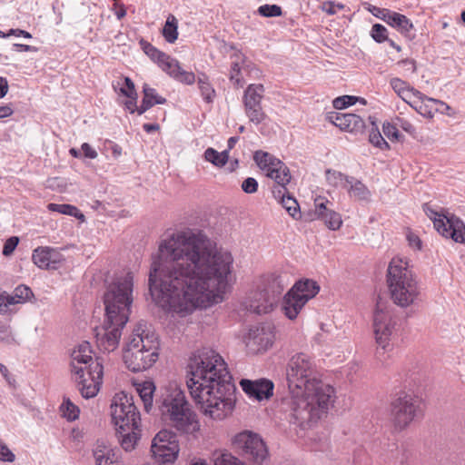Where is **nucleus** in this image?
<instances>
[{"instance_id": "17", "label": "nucleus", "mask_w": 465, "mask_h": 465, "mask_svg": "<svg viewBox=\"0 0 465 465\" xmlns=\"http://www.w3.org/2000/svg\"><path fill=\"white\" fill-rule=\"evenodd\" d=\"M394 325L390 312L377 307L373 316V331L376 343L384 351L391 349V340Z\"/></svg>"}, {"instance_id": "35", "label": "nucleus", "mask_w": 465, "mask_h": 465, "mask_svg": "<svg viewBox=\"0 0 465 465\" xmlns=\"http://www.w3.org/2000/svg\"><path fill=\"white\" fill-rule=\"evenodd\" d=\"M350 180L351 181V183H348V188H346L350 196L357 200H368L371 196V192L367 186L361 181H354L351 177Z\"/></svg>"}, {"instance_id": "45", "label": "nucleus", "mask_w": 465, "mask_h": 465, "mask_svg": "<svg viewBox=\"0 0 465 465\" xmlns=\"http://www.w3.org/2000/svg\"><path fill=\"white\" fill-rule=\"evenodd\" d=\"M32 296H33L32 290L28 286L24 285V284L17 286L15 289L13 295L9 294V297L14 298V304L24 303V302L29 301Z\"/></svg>"}, {"instance_id": "36", "label": "nucleus", "mask_w": 465, "mask_h": 465, "mask_svg": "<svg viewBox=\"0 0 465 465\" xmlns=\"http://www.w3.org/2000/svg\"><path fill=\"white\" fill-rule=\"evenodd\" d=\"M163 35L168 43H174L178 38V20L173 15L167 16L163 28Z\"/></svg>"}, {"instance_id": "15", "label": "nucleus", "mask_w": 465, "mask_h": 465, "mask_svg": "<svg viewBox=\"0 0 465 465\" xmlns=\"http://www.w3.org/2000/svg\"><path fill=\"white\" fill-rule=\"evenodd\" d=\"M71 374L84 398L90 399L97 395L104 376V367L101 362H94L90 365V369L83 370L79 374Z\"/></svg>"}, {"instance_id": "21", "label": "nucleus", "mask_w": 465, "mask_h": 465, "mask_svg": "<svg viewBox=\"0 0 465 465\" xmlns=\"http://www.w3.org/2000/svg\"><path fill=\"white\" fill-rule=\"evenodd\" d=\"M33 262L40 269L56 270L64 262L63 254L54 248L37 247L33 251Z\"/></svg>"}, {"instance_id": "60", "label": "nucleus", "mask_w": 465, "mask_h": 465, "mask_svg": "<svg viewBox=\"0 0 465 465\" xmlns=\"http://www.w3.org/2000/svg\"><path fill=\"white\" fill-rule=\"evenodd\" d=\"M129 100L124 102V108L130 114L137 113L139 114V106L137 105V95L134 97H128Z\"/></svg>"}, {"instance_id": "47", "label": "nucleus", "mask_w": 465, "mask_h": 465, "mask_svg": "<svg viewBox=\"0 0 465 465\" xmlns=\"http://www.w3.org/2000/svg\"><path fill=\"white\" fill-rule=\"evenodd\" d=\"M240 57L237 56V60L233 61L231 65L230 70V80L233 82V84L238 86L242 87L244 84V81L241 75V66L239 62Z\"/></svg>"}, {"instance_id": "30", "label": "nucleus", "mask_w": 465, "mask_h": 465, "mask_svg": "<svg viewBox=\"0 0 465 465\" xmlns=\"http://www.w3.org/2000/svg\"><path fill=\"white\" fill-rule=\"evenodd\" d=\"M143 97L139 106V115H142L155 104H163L166 103L164 97L159 95L154 88L150 87L146 84L143 86Z\"/></svg>"}, {"instance_id": "5", "label": "nucleus", "mask_w": 465, "mask_h": 465, "mask_svg": "<svg viewBox=\"0 0 465 465\" xmlns=\"http://www.w3.org/2000/svg\"><path fill=\"white\" fill-rule=\"evenodd\" d=\"M386 283L392 302L406 308L419 298L420 288L407 260L394 257L389 263Z\"/></svg>"}, {"instance_id": "12", "label": "nucleus", "mask_w": 465, "mask_h": 465, "mask_svg": "<svg viewBox=\"0 0 465 465\" xmlns=\"http://www.w3.org/2000/svg\"><path fill=\"white\" fill-rule=\"evenodd\" d=\"M151 451L159 464L173 463L180 451L177 436L167 430H160L153 439Z\"/></svg>"}, {"instance_id": "24", "label": "nucleus", "mask_w": 465, "mask_h": 465, "mask_svg": "<svg viewBox=\"0 0 465 465\" xmlns=\"http://www.w3.org/2000/svg\"><path fill=\"white\" fill-rule=\"evenodd\" d=\"M329 119L341 130L350 133L362 132L365 127L362 117L355 114L334 113Z\"/></svg>"}, {"instance_id": "57", "label": "nucleus", "mask_w": 465, "mask_h": 465, "mask_svg": "<svg viewBox=\"0 0 465 465\" xmlns=\"http://www.w3.org/2000/svg\"><path fill=\"white\" fill-rule=\"evenodd\" d=\"M371 11L373 15L383 20L386 23L390 19L391 14L392 13V11L390 9L380 8V7H376V6H373Z\"/></svg>"}, {"instance_id": "34", "label": "nucleus", "mask_w": 465, "mask_h": 465, "mask_svg": "<svg viewBox=\"0 0 465 465\" xmlns=\"http://www.w3.org/2000/svg\"><path fill=\"white\" fill-rule=\"evenodd\" d=\"M213 465H247L227 450H217L213 455Z\"/></svg>"}, {"instance_id": "16", "label": "nucleus", "mask_w": 465, "mask_h": 465, "mask_svg": "<svg viewBox=\"0 0 465 465\" xmlns=\"http://www.w3.org/2000/svg\"><path fill=\"white\" fill-rule=\"evenodd\" d=\"M274 340V328L271 324H262L249 330L245 337V345L250 353L258 354L272 348Z\"/></svg>"}, {"instance_id": "7", "label": "nucleus", "mask_w": 465, "mask_h": 465, "mask_svg": "<svg viewBox=\"0 0 465 465\" xmlns=\"http://www.w3.org/2000/svg\"><path fill=\"white\" fill-rule=\"evenodd\" d=\"M163 417L178 431L195 434L201 425L196 413L190 408L184 392L179 388H170L163 395L160 406Z\"/></svg>"}, {"instance_id": "53", "label": "nucleus", "mask_w": 465, "mask_h": 465, "mask_svg": "<svg viewBox=\"0 0 465 465\" xmlns=\"http://www.w3.org/2000/svg\"><path fill=\"white\" fill-rule=\"evenodd\" d=\"M124 85L121 86L119 92L126 97L136 96V90L134 82L129 77H124Z\"/></svg>"}, {"instance_id": "25", "label": "nucleus", "mask_w": 465, "mask_h": 465, "mask_svg": "<svg viewBox=\"0 0 465 465\" xmlns=\"http://www.w3.org/2000/svg\"><path fill=\"white\" fill-rule=\"evenodd\" d=\"M95 465H123L122 456L118 450L98 442L94 450Z\"/></svg>"}, {"instance_id": "6", "label": "nucleus", "mask_w": 465, "mask_h": 465, "mask_svg": "<svg viewBox=\"0 0 465 465\" xmlns=\"http://www.w3.org/2000/svg\"><path fill=\"white\" fill-rule=\"evenodd\" d=\"M136 329L128 338L123 351L126 368L133 372L150 369L159 359V341L153 333Z\"/></svg>"}, {"instance_id": "48", "label": "nucleus", "mask_w": 465, "mask_h": 465, "mask_svg": "<svg viewBox=\"0 0 465 465\" xmlns=\"http://www.w3.org/2000/svg\"><path fill=\"white\" fill-rule=\"evenodd\" d=\"M370 143L381 150H387L390 148L389 143L382 137L378 128L372 129L369 135Z\"/></svg>"}, {"instance_id": "63", "label": "nucleus", "mask_w": 465, "mask_h": 465, "mask_svg": "<svg viewBox=\"0 0 465 465\" xmlns=\"http://www.w3.org/2000/svg\"><path fill=\"white\" fill-rule=\"evenodd\" d=\"M407 240L409 242L410 246H411L414 249L420 250L421 241L420 240L418 235L411 232H409L407 233Z\"/></svg>"}, {"instance_id": "27", "label": "nucleus", "mask_w": 465, "mask_h": 465, "mask_svg": "<svg viewBox=\"0 0 465 465\" xmlns=\"http://www.w3.org/2000/svg\"><path fill=\"white\" fill-rule=\"evenodd\" d=\"M133 386L143 401L144 410L147 412L150 411L153 407V395L156 389L154 382L151 380L134 381Z\"/></svg>"}, {"instance_id": "50", "label": "nucleus", "mask_w": 465, "mask_h": 465, "mask_svg": "<svg viewBox=\"0 0 465 465\" xmlns=\"http://www.w3.org/2000/svg\"><path fill=\"white\" fill-rule=\"evenodd\" d=\"M143 50L144 53L152 59V61L156 63L158 65L161 64V62H163V59H166L167 54L158 50L151 44H146L143 47Z\"/></svg>"}, {"instance_id": "51", "label": "nucleus", "mask_w": 465, "mask_h": 465, "mask_svg": "<svg viewBox=\"0 0 465 465\" xmlns=\"http://www.w3.org/2000/svg\"><path fill=\"white\" fill-rule=\"evenodd\" d=\"M371 35L377 43H383L388 39L386 27L380 24L372 25Z\"/></svg>"}, {"instance_id": "38", "label": "nucleus", "mask_w": 465, "mask_h": 465, "mask_svg": "<svg viewBox=\"0 0 465 465\" xmlns=\"http://www.w3.org/2000/svg\"><path fill=\"white\" fill-rule=\"evenodd\" d=\"M203 156L205 161L212 163L213 165L217 167L224 166L229 159V154L227 151L219 153L218 151L211 147L205 150Z\"/></svg>"}, {"instance_id": "3", "label": "nucleus", "mask_w": 465, "mask_h": 465, "mask_svg": "<svg viewBox=\"0 0 465 465\" xmlns=\"http://www.w3.org/2000/svg\"><path fill=\"white\" fill-rule=\"evenodd\" d=\"M290 397L287 401L291 422L306 429L326 417L336 399L335 389L319 377L313 359L299 352L286 367Z\"/></svg>"}, {"instance_id": "31", "label": "nucleus", "mask_w": 465, "mask_h": 465, "mask_svg": "<svg viewBox=\"0 0 465 465\" xmlns=\"http://www.w3.org/2000/svg\"><path fill=\"white\" fill-rule=\"evenodd\" d=\"M387 24L405 36H409L414 28L412 22L406 15L394 11Z\"/></svg>"}, {"instance_id": "58", "label": "nucleus", "mask_w": 465, "mask_h": 465, "mask_svg": "<svg viewBox=\"0 0 465 465\" xmlns=\"http://www.w3.org/2000/svg\"><path fill=\"white\" fill-rule=\"evenodd\" d=\"M382 130H383L384 134L388 138L398 139L399 132H398L397 127L394 124H392L391 123H384L382 125Z\"/></svg>"}, {"instance_id": "2", "label": "nucleus", "mask_w": 465, "mask_h": 465, "mask_svg": "<svg viewBox=\"0 0 465 465\" xmlns=\"http://www.w3.org/2000/svg\"><path fill=\"white\" fill-rule=\"evenodd\" d=\"M188 368L187 386L203 413L216 420L228 417L235 406V389L223 357L212 348H203L191 355Z\"/></svg>"}, {"instance_id": "20", "label": "nucleus", "mask_w": 465, "mask_h": 465, "mask_svg": "<svg viewBox=\"0 0 465 465\" xmlns=\"http://www.w3.org/2000/svg\"><path fill=\"white\" fill-rule=\"evenodd\" d=\"M408 104L418 114L427 118H432L435 113L439 111L450 115L449 111L451 109L445 102L428 97L421 92L420 96H414Z\"/></svg>"}, {"instance_id": "37", "label": "nucleus", "mask_w": 465, "mask_h": 465, "mask_svg": "<svg viewBox=\"0 0 465 465\" xmlns=\"http://www.w3.org/2000/svg\"><path fill=\"white\" fill-rule=\"evenodd\" d=\"M46 208L50 212H56L62 214L75 217L77 219H84V217L77 207L67 203L58 204L51 203L47 204Z\"/></svg>"}, {"instance_id": "22", "label": "nucleus", "mask_w": 465, "mask_h": 465, "mask_svg": "<svg viewBox=\"0 0 465 465\" xmlns=\"http://www.w3.org/2000/svg\"><path fill=\"white\" fill-rule=\"evenodd\" d=\"M94 362L100 361L98 359L93 358L91 344L88 341H83L71 353V373L79 374L81 371L90 369V365H93Z\"/></svg>"}, {"instance_id": "40", "label": "nucleus", "mask_w": 465, "mask_h": 465, "mask_svg": "<svg viewBox=\"0 0 465 465\" xmlns=\"http://www.w3.org/2000/svg\"><path fill=\"white\" fill-rule=\"evenodd\" d=\"M282 204L292 218L302 220V213L300 212L299 203L294 198L289 195H282Z\"/></svg>"}, {"instance_id": "10", "label": "nucleus", "mask_w": 465, "mask_h": 465, "mask_svg": "<svg viewBox=\"0 0 465 465\" xmlns=\"http://www.w3.org/2000/svg\"><path fill=\"white\" fill-rule=\"evenodd\" d=\"M419 414L420 402L411 394L401 392L391 402V421L397 430L408 428Z\"/></svg>"}, {"instance_id": "32", "label": "nucleus", "mask_w": 465, "mask_h": 465, "mask_svg": "<svg viewBox=\"0 0 465 465\" xmlns=\"http://www.w3.org/2000/svg\"><path fill=\"white\" fill-rule=\"evenodd\" d=\"M264 94L262 84H250L246 88L243 95V104H261Z\"/></svg>"}, {"instance_id": "49", "label": "nucleus", "mask_w": 465, "mask_h": 465, "mask_svg": "<svg viewBox=\"0 0 465 465\" xmlns=\"http://www.w3.org/2000/svg\"><path fill=\"white\" fill-rule=\"evenodd\" d=\"M258 13L264 17H277L282 15V11L277 5H263L259 6Z\"/></svg>"}, {"instance_id": "9", "label": "nucleus", "mask_w": 465, "mask_h": 465, "mask_svg": "<svg viewBox=\"0 0 465 465\" xmlns=\"http://www.w3.org/2000/svg\"><path fill=\"white\" fill-rule=\"evenodd\" d=\"M319 291V285L312 280L297 282L283 297L282 310L284 315L290 320L296 319L304 305L315 297Z\"/></svg>"}, {"instance_id": "52", "label": "nucleus", "mask_w": 465, "mask_h": 465, "mask_svg": "<svg viewBox=\"0 0 465 465\" xmlns=\"http://www.w3.org/2000/svg\"><path fill=\"white\" fill-rule=\"evenodd\" d=\"M345 5L341 3H336L334 1H324L322 5L321 9L322 12H325L329 15H333L337 14L339 11L343 10Z\"/></svg>"}, {"instance_id": "26", "label": "nucleus", "mask_w": 465, "mask_h": 465, "mask_svg": "<svg viewBox=\"0 0 465 465\" xmlns=\"http://www.w3.org/2000/svg\"><path fill=\"white\" fill-rule=\"evenodd\" d=\"M268 298H271V295L256 285V289L251 292L248 298L249 310L257 314L270 312L275 302H272L268 308H265V302H267Z\"/></svg>"}, {"instance_id": "41", "label": "nucleus", "mask_w": 465, "mask_h": 465, "mask_svg": "<svg viewBox=\"0 0 465 465\" xmlns=\"http://www.w3.org/2000/svg\"><path fill=\"white\" fill-rule=\"evenodd\" d=\"M326 179L328 183L333 186H342L348 188V183H351L350 177L345 176L338 171L328 170L326 172Z\"/></svg>"}, {"instance_id": "28", "label": "nucleus", "mask_w": 465, "mask_h": 465, "mask_svg": "<svg viewBox=\"0 0 465 465\" xmlns=\"http://www.w3.org/2000/svg\"><path fill=\"white\" fill-rule=\"evenodd\" d=\"M331 202L322 196H318L314 199V209L309 210L308 212L302 213V220L306 223H311L316 220H320L326 215L331 209Z\"/></svg>"}, {"instance_id": "39", "label": "nucleus", "mask_w": 465, "mask_h": 465, "mask_svg": "<svg viewBox=\"0 0 465 465\" xmlns=\"http://www.w3.org/2000/svg\"><path fill=\"white\" fill-rule=\"evenodd\" d=\"M244 109L249 120L255 124H261L266 118L262 104H244Z\"/></svg>"}, {"instance_id": "59", "label": "nucleus", "mask_w": 465, "mask_h": 465, "mask_svg": "<svg viewBox=\"0 0 465 465\" xmlns=\"http://www.w3.org/2000/svg\"><path fill=\"white\" fill-rule=\"evenodd\" d=\"M398 124L400 125V127L405 131L406 133L411 134V135H414L415 133H416V128L415 126L411 124V121L407 120V119H404V118H399L398 119Z\"/></svg>"}, {"instance_id": "62", "label": "nucleus", "mask_w": 465, "mask_h": 465, "mask_svg": "<svg viewBox=\"0 0 465 465\" xmlns=\"http://www.w3.org/2000/svg\"><path fill=\"white\" fill-rule=\"evenodd\" d=\"M0 460L11 462L14 461L15 455L6 446L0 445Z\"/></svg>"}, {"instance_id": "18", "label": "nucleus", "mask_w": 465, "mask_h": 465, "mask_svg": "<svg viewBox=\"0 0 465 465\" xmlns=\"http://www.w3.org/2000/svg\"><path fill=\"white\" fill-rule=\"evenodd\" d=\"M289 284L288 275L281 272H268L262 275L257 285L271 295L265 302V308L276 302L280 295Z\"/></svg>"}, {"instance_id": "61", "label": "nucleus", "mask_w": 465, "mask_h": 465, "mask_svg": "<svg viewBox=\"0 0 465 465\" xmlns=\"http://www.w3.org/2000/svg\"><path fill=\"white\" fill-rule=\"evenodd\" d=\"M13 337L11 334L10 327L7 325L0 326V341H5L6 343H10L13 341Z\"/></svg>"}, {"instance_id": "13", "label": "nucleus", "mask_w": 465, "mask_h": 465, "mask_svg": "<svg viewBox=\"0 0 465 465\" xmlns=\"http://www.w3.org/2000/svg\"><path fill=\"white\" fill-rule=\"evenodd\" d=\"M233 446L255 463H262L268 457V450L258 434L252 431H242L232 440Z\"/></svg>"}, {"instance_id": "64", "label": "nucleus", "mask_w": 465, "mask_h": 465, "mask_svg": "<svg viewBox=\"0 0 465 465\" xmlns=\"http://www.w3.org/2000/svg\"><path fill=\"white\" fill-rule=\"evenodd\" d=\"M84 155L89 159H95L97 152L87 143H84L81 146Z\"/></svg>"}, {"instance_id": "56", "label": "nucleus", "mask_w": 465, "mask_h": 465, "mask_svg": "<svg viewBox=\"0 0 465 465\" xmlns=\"http://www.w3.org/2000/svg\"><path fill=\"white\" fill-rule=\"evenodd\" d=\"M9 305H14V298L6 292L0 293V313L7 312Z\"/></svg>"}, {"instance_id": "54", "label": "nucleus", "mask_w": 465, "mask_h": 465, "mask_svg": "<svg viewBox=\"0 0 465 465\" xmlns=\"http://www.w3.org/2000/svg\"><path fill=\"white\" fill-rule=\"evenodd\" d=\"M18 242H19V239L16 236L8 238L4 244L3 254L5 256L11 255L14 252V251L15 250V248L17 247Z\"/></svg>"}, {"instance_id": "19", "label": "nucleus", "mask_w": 465, "mask_h": 465, "mask_svg": "<svg viewBox=\"0 0 465 465\" xmlns=\"http://www.w3.org/2000/svg\"><path fill=\"white\" fill-rule=\"evenodd\" d=\"M239 385L249 399L257 401H269L273 396L274 383L266 378L257 380L242 379Z\"/></svg>"}, {"instance_id": "4", "label": "nucleus", "mask_w": 465, "mask_h": 465, "mask_svg": "<svg viewBox=\"0 0 465 465\" xmlns=\"http://www.w3.org/2000/svg\"><path fill=\"white\" fill-rule=\"evenodd\" d=\"M134 274L130 270L116 272L104 295L105 317L97 330L96 343L101 351L111 352L118 348L122 330L128 322L133 302Z\"/></svg>"}, {"instance_id": "46", "label": "nucleus", "mask_w": 465, "mask_h": 465, "mask_svg": "<svg viewBox=\"0 0 465 465\" xmlns=\"http://www.w3.org/2000/svg\"><path fill=\"white\" fill-rule=\"evenodd\" d=\"M60 409L63 416L68 420H74L79 417L80 410L70 399H64Z\"/></svg>"}, {"instance_id": "55", "label": "nucleus", "mask_w": 465, "mask_h": 465, "mask_svg": "<svg viewBox=\"0 0 465 465\" xmlns=\"http://www.w3.org/2000/svg\"><path fill=\"white\" fill-rule=\"evenodd\" d=\"M242 190L246 193H254L258 190V183L252 177H248L242 183Z\"/></svg>"}, {"instance_id": "11", "label": "nucleus", "mask_w": 465, "mask_h": 465, "mask_svg": "<svg viewBox=\"0 0 465 465\" xmlns=\"http://www.w3.org/2000/svg\"><path fill=\"white\" fill-rule=\"evenodd\" d=\"M424 212L441 236L465 244V223L460 217L445 211L437 212L428 205L424 206Z\"/></svg>"}, {"instance_id": "43", "label": "nucleus", "mask_w": 465, "mask_h": 465, "mask_svg": "<svg viewBox=\"0 0 465 465\" xmlns=\"http://www.w3.org/2000/svg\"><path fill=\"white\" fill-rule=\"evenodd\" d=\"M332 231L339 230L342 225V219L339 213L331 210L326 215L320 219Z\"/></svg>"}, {"instance_id": "1", "label": "nucleus", "mask_w": 465, "mask_h": 465, "mask_svg": "<svg viewBox=\"0 0 465 465\" xmlns=\"http://www.w3.org/2000/svg\"><path fill=\"white\" fill-rule=\"evenodd\" d=\"M233 257L203 232L185 229L159 245L149 290L165 312L180 317L221 303L232 285Z\"/></svg>"}, {"instance_id": "42", "label": "nucleus", "mask_w": 465, "mask_h": 465, "mask_svg": "<svg viewBox=\"0 0 465 465\" xmlns=\"http://www.w3.org/2000/svg\"><path fill=\"white\" fill-rule=\"evenodd\" d=\"M198 86L203 99L207 103H212L215 96V91L210 84L206 75L203 74L202 77L198 78Z\"/></svg>"}, {"instance_id": "23", "label": "nucleus", "mask_w": 465, "mask_h": 465, "mask_svg": "<svg viewBox=\"0 0 465 465\" xmlns=\"http://www.w3.org/2000/svg\"><path fill=\"white\" fill-rule=\"evenodd\" d=\"M159 67L180 83L193 84L195 82V74L193 72L183 70L179 62L169 54H166V59H163Z\"/></svg>"}, {"instance_id": "44", "label": "nucleus", "mask_w": 465, "mask_h": 465, "mask_svg": "<svg viewBox=\"0 0 465 465\" xmlns=\"http://www.w3.org/2000/svg\"><path fill=\"white\" fill-rule=\"evenodd\" d=\"M361 102L362 104H366V100L364 98L351 96V95H343L337 97L333 100V107L338 110L344 109L348 106L353 105L356 102Z\"/></svg>"}, {"instance_id": "29", "label": "nucleus", "mask_w": 465, "mask_h": 465, "mask_svg": "<svg viewBox=\"0 0 465 465\" xmlns=\"http://www.w3.org/2000/svg\"><path fill=\"white\" fill-rule=\"evenodd\" d=\"M390 85L397 95L407 104H409L414 96L420 95L419 90L399 77L391 78L390 80Z\"/></svg>"}, {"instance_id": "14", "label": "nucleus", "mask_w": 465, "mask_h": 465, "mask_svg": "<svg viewBox=\"0 0 465 465\" xmlns=\"http://www.w3.org/2000/svg\"><path fill=\"white\" fill-rule=\"evenodd\" d=\"M253 159L265 175L272 179L278 185L285 188V185L290 183V171L281 160L262 151H257Z\"/></svg>"}, {"instance_id": "33", "label": "nucleus", "mask_w": 465, "mask_h": 465, "mask_svg": "<svg viewBox=\"0 0 465 465\" xmlns=\"http://www.w3.org/2000/svg\"><path fill=\"white\" fill-rule=\"evenodd\" d=\"M139 432V428L129 429V430H126L124 432H118L121 435V439H119V441L121 443L122 448L124 450L130 451L135 448L140 437Z\"/></svg>"}, {"instance_id": "8", "label": "nucleus", "mask_w": 465, "mask_h": 465, "mask_svg": "<svg viewBox=\"0 0 465 465\" xmlns=\"http://www.w3.org/2000/svg\"><path fill=\"white\" fill-rule=\"evenodd\" d=\"M111 415L117 432L140 427V413L133 397L124 391L114 394L111 404Z\"/></svg>"}]
</instances>
